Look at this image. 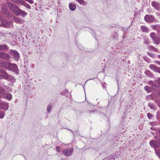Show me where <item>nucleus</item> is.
I'll return each mask as SVG.
<instances>
[{
  "mask_svg": "<svg viewBox=\"0 0 160 160\" xmlns=\"http://www.w3.org/2000/svg\"><path fill=\"white\" fill-rule=\"evenodd\" d=\"M148 55L150 56H151L152 57H153V55H152L151 54H148Z\"/></svg>",
  "mask_w": 160,
  "mask_h": 160,
  "instance_id": "4c0bfd02",
  "label": "nucleus"
},
{
  "mask_svg": "<svg viewBox=\"0 0 160 160\" xmlns=\"http://www.w3.org/2000/svg\"><path fill=\"white\" fill-rule=\"evenodd\" d=\"M9 58L10 56L8 54L3 52H0V58L5 59H8Z\"/></svg>",
  "mask_w": 160,
  "mask_h": 160,
  "instance_id": "0eeeda50",
  "label": "nucleus"
},
{
  "mask_svg": "<svg viewBox=\"0 0 160 160\" xmlns=\"http://www.w3.org/2000/svg\"><path fill=\"white\" fill-rule=\"evenodd\" d=\"M4 97L7 98L9 100H10L12 98V96L11 94L9 93H6L5 92L4 95Z\"/></svg>",
  "mask_w": 160,
  "mask_h": 160,
  "instance_id": "a211bd4d",
  "label": "nucleus"
},
{
  "mask_svg": "<svg viewBox=\"0 0 160 160\" xmlns=\"http://www.w3.org/2000/svg\"><path fill=\"white\" fill-rule=\"evenodd\" d=\"M150 144L152 147H156L160 148V140L157 142H155L153 140H151L150 142Z\"/></svg>",
  "mask_w": 160,
  "mask_h": 160,
  "instance_id": "423d86ee",
  "label": "nucleus"
},
{
  "mask_svg": "<svg viewBox=\"0 0 160 160\" xmlns=\"http://www.w3.org/2000/svg\"><path fill=\"white\" fill-rule=\"evenodd\" d=\"M144 19L146 22H148L154 21L155 18L152 15H147L144 17Z\"/></svg>",
  "mask_w": 160,
  "mask_h": 160,
  "instance_id": "39448f33",
  "label": "nucleus"
},
{
  "mask_svg": "<svg viewBox=\"0 0 160 160\" xmlns=\"http://www.w3.org/2000/svg\"><path fill=\"white\" fill-rule=\"evenodd\" d=\"M8 104L4 102L0 101V108L5 110H8Z\"/></svg>",
  "mask_w": 160,
  "mask_h": 160,
  "instance_id": "20e7f679",
  "label": "nucleus"
},
{
  "mask_svg": "<svg viewBox=\"0 0 160 160\" xmlns=\"http://www.w3.org/2000/svg\"><path fill=\"white\" fill-rule=\"evenodd\" d=\"M150 72L149 71H146L145 72V73H146V74H148V73H149Z\"/></svg>",
  "mask_w": 160,
  "mask_h": 160,
  "instance_id": "c9c22d12",
  "label": "nucleus"
},
{
  "mask_svg": "<svg viewBox=\"0 0 160 160\" xmlns=\"http://www.w3.org/2000/svg\"><path fill=\"white\" fill-rule=\"evenodd\" d=\"M13 18L14 22L16 23L21 24L24 22L23 20L19 17H14Z\"/></svg>",
  "mask_w": 160,
  "mask_h": 160,
  "instance_id": "6e6552de",
  "label": "nucleus"
},
{
  "mask_svg": "<svg viewBox=\"0 0 160 160\" xmlns=\"http://www.w3.org/2000/svg\"><path fill=\"white\" fill-rule=\"evenodd\" d=\"M17 3L18 4H21L24 6L26 2H24L22 0H19L18 1Z\"/></svg>",
  "mask_w": 160,
  "mask_h": 160,
  "instance_id": "412c9836",
  "label": "nucleus"
},
{
  "mask_svg": "<svg viewBox=\"0 0 160 160\" xmlns=\"http://www.w3.org/2000/svg\"><path fill=\"white\" fill-rule=\"evenodd\" d=\"M150 68L153 70L160 73V68H158L154 65L152 64L150 65Z\"/></svg>",
  "mask_w": 160,
  "mask_h": 160,
  "instance_id": "f8f14e48",
  "label": "nucleus"
},
{
  "mask_svg": "<svg viewBox=\"0 0 160 160\" xmlns=\"http://www.w3.org/2000/svg\"><path fill=\"white\" fill-rule=\"evenodd\" d=\"M12 54H13V56L14 58L17 61H18L19 57V55L18 52L16 51H13L12 52Z\"/></svg>",
  "mask_w": 160,
  "mask_h": 160,
  "instance_id": "9b49d317",
  "label": "nucleus"
},
{
  "mask_svg": "<svg viewBox=\"0 0 160 160\" xmlns=\"http://www.w3.org/2000/svg\"><path fill=\"white\" fill-rule=\"evenodd\" d=\"M144 43L146 44H148L149 43V41L148 39H145Z\"/></svg>",
  "mask_w": 160,
  "mask_h": 160,
  "instance_id": "bb28decb",
  "label": "nucleus"
},
{
  "mask_svg": "<svg viewBox=\"0 0 160 160\" xmlns=\"http://www.w3.org/2000/svg\"><path fill=\"white\" fill-rule=\"evenodd\" d=\"M157 117L158 119L160 120V113H158L157 115Z\"/></svg>",
  "mask_w": 160,
  "mask_h": 160,
  "instance_id": "72a5a7b5",
  "label": "nucleus"
},
{
  "mask_svg": "<svg viewBox=\"0 0 160 160\" xmlns=\"http://www.w3.org/2000/svg\"><path fill=\"white\" fill-rule=\"evenodd\" d=\"M8 49L9 47L7 46V45H0V50L4 51L6 50H8Z\"/></svg>",
  "mask_w": 160,
  "mask_h": 160,
  "instance_id": "ddd939ff",
  "label": "nucleus"
},
{
  "mask_svg": "<svg viewBox=\"0 0 160 160\" xmlns=\"http://www.w3.org/2000/svg\"><path fill=\"white\" fill-rule=\"evenodd\" d=\"M151 47V48H154L152 46H149V47Z\"/></svg>",
  "mask_w": 160,
  "mask_h": 160,
  "instance_id": "ea45409f",
  "label": "nucleus"
},
{
  "mask_svg": "<svg viewBox=\"0 0 160 160\" xmlns=\"http://www.w3.org/2000/svg\"><path fill=\"white\" fill-rule=\"evenodd\" d=\"M69 7L71 11H74L76 8V7L75 4L70 3L69 4Z\"/></svg>",
  "mask_w": 160,
  "mask_h": 160,
  "instance_id": "f3484780",
  "label": "nucleus"
},
{
  "mask_svg": "<svg viewBox=\"0 0 160 160\" xmlns=\"http://www.w3.org/2000/svg\"><path fill=\"white\" fill-rule=\"evenodd\" d=\"M52 108V106L51 105H49L47 107V111L49 112H50V111L51 109Z\"/></svg>",
  "mask_w": 160,
  "mask_h": 160,
  "instance_id": "c85d7f7f",
  "label": "nucleus"
},
{
  "mask_svg": "<svg viewBox=\"0 0 160 160\" xmlns=\"http://www.w3.org/2000/svg\"><path fill=\"white\" fill-rule=\"evenodd\" d=\"M8 7L10 9L14 12L17 15H18V11L20 9L15 5L10 3L8 5Z\"/></svg>",
  "mask_w": 160,
  "mask_h": 160,
  "instance_id": "f257e3e1",
  "label": "nucleus"
},
{
  "mask_svg": "<svg viewBox=\"0 0 160 160\" xmlns=\"http://www.w3.org/2000/svg\"><path fill=\"white\" fill-rule=\"evenodd\" d=\"M0 77H3L7 78L8 77V75L5 71L0 69Z\"/></svg>",
  "mask_w": 160,
  "mask_h": 160,
  "instance_id": "9d476101",
  "label": "nucleus"
},
{
  "mask_svg": "<svg viewBox=\"0 0 160 160\" xmlns=\"http://www.w3.org/2000/svg\"><path fill=\"white\" fill-rule=\"evenodd\" d=\"M141 29L143 32H149L148 28L145 26H142L141 27Z\"/></svg>",
  "mask_w": 160,
  "mask_h": 160,
  "instance_id": "6ab92c4d",
  "label": "nucleus"
},
{
  "mask_svg": "<svg viewBox=\"0 0 160 160\" xmlns=\"http://www.w3.org/2000/svg\"><path fill=\"white\" fill-rule=\"evenodd\" d=\"M148 106L150 108L152 109H154L155 107L153 104L151 103H149L148 104Z\"/></svg>",
  "mask_w": 160,
  "mask_h": 160,
  "instance_id": "5701e85b",
  "label": "nucleus"
},
{
  "mask_svg": "<svg viewBox=\"0 0 160 160\" xmlns=\"http://www.w3.org/2000/svg\"><path fill=\"white\" fill-rule=\"evenodd\" d=\"M147 116L148 118L149 119H151L152 117V115L150 113H148L147 114Z\"/></svg>",
  "mask_w": 160,
  "mask_h": 160,
  "instance_id": "393cba45",
  "label": "nucleus"
},
{
  "mask_svg": "<svg viewBox=\"0 0 160 160\" xmlns=\"http://www.w3.org/2000/svg\"><path fill=\"white\" fill-rule=\"evenodd\" d=\"M145 90L147 92H149L150 91V88L148 86H146L144 88Z\"/></svg>",
  "mask_w": 160,
  "mask_h": 160,
  "instance_id": "b1692460",
  "label": "nucleus"
},
{
  "mask_svg": "<svg viewBox=\"0 0 160 160\" xmlns=\"http://www.w3.org/2000/svg\"><path fill=\"white\" fill-rule=\"evenodd\" d=\"M8 34H8H9V35H12V34H11V33H8V34Z\"/></svg>",
  "mask_w": 160,
  "mask_h": 160,
  "instance_id": "58836bf2",
  "label": "nucleus"
},
{
  "mask_svg": "<svg viewBox=\"0 0 160 160\" xmlns=\"http://www.w3.org/2000/svg\"><path fill=\"white\" fill-rule=\"evenodd\" d=\"M156 62L157 64H160V62L158 61H156Z\"/></svg>",
  "mask_w": 160,
  "mask_h": 160,
  "instance_id": "e433bc0d",
  "label": "nucleus"
},
{
  "mask_svg": "<svg viewBox=\"0 0 160 160\" xmlns=\"http://www.w3.org/2000/svg\"><path fill=\"white\" fill-rule=\"evenodd\" d=\"M154 27L153 28L155 29H158V30H159V29L158 28L159 27V25H156V26H154Z\"/></svg>",
  "mask_w": 160,
  "mask_h": 160,
  "instance_id": "7c9ffc66",
  "label": "nucleus"
},
{
  "mask_svg": "<svg viewBox=\"0 0 160 160\" xmlns=\"http://www.w3.org/2000/svg\"><path fill=\"white\" fill-rule=\"evenodd\" d=\"M24 6H25V7H26L28 9H31V6L29 4L27 3H26Z\"/></svg>",
  "mask_w": 160,
  "mask_h": 160,
  "instance_id": "a878e982",
  "label": "nucleus"
},
{
  "mask_svg": "<svg viewBox=\"0 0 160 160\" xmlns=\"http://www.w3.org/2000/svg\"><path fill=\"white\" fill-rule=\"evenodd\" d=\"M11 66L13 69V71L17 72H18L17 66L16 64H11Z\"/></svg>",
  "mask_w": 160,
  "mask_h": 160,
  "instance_id": "dca6fc26",
  "label": "nucleus"
},
{
  "mask_svg": "<svg viewBox=\"0 0 160 160\" xmlns=\"http://www.w3.org/2000/svg\"><path fill=\"white\" fill-rule=\"evenodd\" d=\"M5 92L4 90L0 87V97L4 96Z\"/></svg>",
  "mask_w": 160,
  "mask_h": 160,
  "instance_id": "aec40b11",
  "label": "nucleus"
},
{
  "mask_svg": "<svg viewBox=\"0 0 160 160\" xmlns=\"http://www.w3.org/2000/svg\"><path fill=\"white\" fill-rule=\"evenodd\" d=\"M156 153L159 157H160V150L156 151Z\"/></svg>",
  "mask_w": 160,
  "mask_h": 160,
  "instance_id": "c756f323",
  "label": "nucleus"
},
{
  "mask_svg": "<svg viewBox=\"0 0 160 160\" xmlns=\"http://www.w3.org/2000/svg\"><path fill=\"white\" fill-rule=\"evenodd\" d=\"M27 2H28L29 3L31 4H33L34 3V1L33 0H25Z\"/></svg>",
  "mask_w": 160,
  "mask_h": 160,
  "instance_id": "cd10ccee",
  "label": "nucleus"
},
{
  "mask_svg": "<svg viewBox=\"0 0 160 160\" xmlns=\"http://www.w3.org/2000/svg\"><path fill=\"white\" fill-rule=\"evenodd\" d=\"M13 2H14L15 3H17V2H18V1L19 0H11Z\"/></svg>",
  "mask_w": 160,
  "mask_h": 160,
  "instance_id": "f704fd0d",
  "label": "nucleus"
},
{
  "mask_svg": "<svg viewBox=\"0 0 160 160\" xmlns=\"http://www.w3.org/2000/svg\"><path fill=\"white\" fill-rule=\"evenodd\" d=\"M152 123V124H153V122H152V123Z\"/></svg>",
  "mask_w": 160,
  "mask_h": 160,
  "instance_id": "a19ab883",
  "label": "nucleus"
},
{
  "mask_svg": "<svg viewBox=\"0 0 160 160\" xmlns=\"http://www.w3.org/2000/svg\"><path fill=\"white\" fill-rule=\"evenodd\" d=\"M18 11V15L21 14L23 17H25L27 14L25 11L20 9Z\"/></svg>",
  "mask_w": 160,
  "mask_h": 160,
  "instance_id": "2eb2a0df",
  "label": "nucleus"
},
{
  "mask_svg": "<svg viewBox=\"0 0 160 160\" xmlns=\"http://www.w3.org/2000/svg\"><path fill=\"white\" fill-rule=\"evenodd\" d=\"M56 150L57 152H59L60 151V148L59 146H58L56 147Z\"/></svg>",
  "mask_w": 160,
  "mask_h": 160,
  "instance_id": "473e14b6",
  "label": "nucleus"
},
{
  "mask_svg": "<svg viewBox=\"0 0 160 160\" xmlns=\"http://www.w3.org/2000/svg\"><path fill=\"white\" fill-rule=\"evenodd\" d=\"M150 37L154 41L158 42V40L157 37H156L155 34L154 32H152L150 35Z\"/></svg>",
  "mask_w": 160,
  "mask_h": 160,
  "instance_id": "4468645a",
  "label": "nucleus"
},
{
  "mask_svg": "<svg viewBox=\"0 0 160 160\" xmlns=\"http://www.w3.org/2000/svg\"><path fill=\"white\" fill-rule=\"evenodd\" d=\"M73 151V149L72 148L66 149L63 151V153L66 156H69L72 154Z\"/></svg>",
  "mask_w": 160,
  "mask_h": 160,
  "instance_id": "7ed1b4c3",
  "label": "nucleus"
},
{
  "mask_svg": "<svg viewBox=\"0 0 160 160\" xmlns=\"http://www.w3.org/2000/svg\"><path fill=\"white\" fill-rule=\"evenodd\" d=\"M159 132H160V130H159Z\"/></svg>",
  "mask_w": 160,
  "mask_h": 160,
  "instance_id": "79ce46f5",
  "label": "nucleus"
},
{
  "mask_svg": "<svg viewBox=\"0 0 160 160\" xmlns=\"http://www.w3.org/2000/svg\"><path fill=\"white\" fill-rule=\"evenodd\" d=\"M5 116V113L2 111H0V118H2Z\"/></svg>",
  "mask_w": 160,
  "mask_h": 160,
  "instance_id": "4be33fe9",
  "label": "nucleus"
},
{
  "mask_svg": "<svg viewBox=\"0 0 160 160\" xmlns=\"http://www.w3.org/2000/svg\"><path fill=\"white\" fill-rule=\"evenodd\" d=\"M13 26V22L6 20L2 22L0 25V26L3 27L5 28H9Z\"/></svg>",
  "mask_w": 160,
  "mask_h": 160,
  "instance_id": "f03ea898",
  "label": "nucleus"
},
{
  "mask_svg": "<svg viewBox=\"0 0 160 160\" xmlns=\"http://www.w3.org/2000/svg\"><path fill=\"white\" fill-rule=\"evenodd\" d=\"M2 10L3 11V12H5V11H6L7 10V8L6 7V6H4L2 9Z\"/></svg>",
  "mask_w": 160,
  "mask_h": 160,
  "instance_id": "2f4dec72",
  "label": "nucleus"
},
{
  "mask_svg": "<svg viewBox=\"0 0 160 160\" xmlns=\"http://www.w3.org/2000/svg\"><path fill=\"white\" fill-rule=\"evenodd\" d=\"M152 6L156 9L159 10L160 8V4L156 2L153 1L152 2Z\"/></svg>",
  "mask_w": 160,
  "mask_h": 160,
  "instance_id": "1a4fd4ad",
  "label": "nucleus"
}]
</instances>
